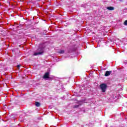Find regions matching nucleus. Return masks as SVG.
<instances>
[{
  "label": "nucleus",
  "mask_w": 127,
  "mask_h": 127,
  "mask_svg": "<svg viewBox=\"0 0 127 127\" xmlns=\"http://www.w3.org/2000/svg\"><path fill=\"white\" fill-rule=\"evenodd\" d=\"M44 48H39L37 51H39V52L35 53L34 54V56H37V55H41V54H43L44 53Z\"/></svg>",
  "instance_id": "1"
},
{
  "label": "nucleus",
  "mask_w": 127,
  "mask_h": 127,
  "mask_svg": "<svg viewBox=\"0 0 127 127\" xmlns=\"http://www.w3.org/2000/svg\"><path fill=\"white\" fill-rule=\"evenodd\" d=\"M107 88H108V85H107L106 83H102L100 84V89H101L103 93H105V92H106Z\"/></svg>",
  "instance_id": "2"
},
{
  "label": "nucleus",
  "mask_w": 127,
  "mask_h": 127,
  "mask_svg": "<svg viewBox=\"0 0 127 127\" xmlns=\"http://www.w3.org/2000/svg\"><path fill=\"white\" fill-rule=\"evenodd\" d=\"M43 79H48L49 78V72H47L45 73L43 76Z\"/></svg>",
  "instance_id": "3"
},
{
  "label": "nucleus",
  "mask_w": 127,
  "mask_h": 127,
  "mask_svg": "<svg viewBox=\"0 0 127 127\" xmlns=\"http://www.w3.org/2000/svg\"><path fill=\"white\" fill-rule=\"evenodd\" d=\"M112 73V71H106L105 72V76L106 77H108V76H110L111 75V73Z\"/></svg>",
  "instance_id": "4"
},
{
  "label": "nucleus",
  "mask_w": 127,
  "mask_h": 127,
  "mask_svg": "<svg viewBox=\"0 0 127 127\" xmlns=\"http://www.w3.org/2000/svg\"><path fill=\"white\" fill-rule=\"evenodd\" d=\"M107 8L108 9V10H114L115 9V7L113 6H108Z\"/></svg>",
  "instance_id": "5"
},
{
  "label": "nucleus",
  "mask_w": 127,
  "mask_h": 127,
  "mask_svg": "<svg viewBox=\"0 0 127 127\" xmlns=\"http://www.w3.org/2000/svg\"><path fill=\"white\" fill-rule=\"evenodd\" d=\"M35 105L36 106V107H40V103L38 102H35Z\"/></svg>",
  "instance_id": "6"
},
{
  "label": "nucleus",
  "mask_w": 127,
  "mask_h": 127,
  "mask_svg": "<svg viewBox=\"0 0 127 127\" xmlns=\"http://www.w3.org/2000/svg\"><path fill=\"white\" fill-rule=\"evenodd\" d=\"M65 53V51L64 50H62V51H60L59 52V53H60V54H63Z\"/></svg>",
  "instance_id": "7"
},
{
  "label": "nucleus",
  "mask_w": 127,
  "mask_h": 127,
  "mask_svg": "<svg viewBox=\"0 0 127 127\" xmlns=\"http://www.w3.org/2000/svg\"><path fill=\"white\" fill-rule=\"evenodd\" d=\"M77 108H79V105H75L73 106V109H76Z\"/></svg>",
  "instance_id": "8"
},
{
  "label": "nucleus",
  "mask_w": 127,
  "mask_h": 127,
  "mask_svg": "<svg viewBox=\"0 0 127 127\" xmlns=\"http://www.w3.org/2000/svg\"><path fill=\"white\" fill-rule=\"evenodd\" d=\"M124 25H127V20H125L124 22Z\"/></svg>",
  "instance_id": "9"
},
{
  "label": "nucleus",
  "mask_w": 127,
  "mask_h": 127,
  "mask_svg": "<svg viewBox=\"0 0 127 127\" xmlns=\"http://www.w3.org/2000/svg\"><path fill=\"white\" fill-rule=\"evenodd\" d=\"M19 67H20V65L18 64V65H17V68H19Z\"/></svg>",
  "instance_id": "10"
}]
</instances>
